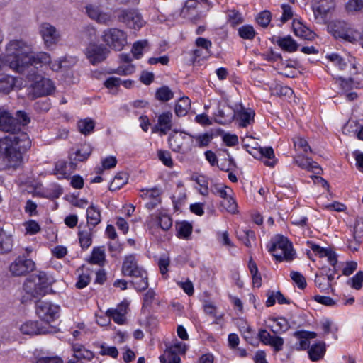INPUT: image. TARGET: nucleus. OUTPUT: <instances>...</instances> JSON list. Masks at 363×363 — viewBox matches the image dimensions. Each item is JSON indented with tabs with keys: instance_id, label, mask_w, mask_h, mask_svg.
Masks as SVG:
<instances>
[{
	"instance_id": "nucleus-30",
	"label": "nucleus",
	"mask_w": 363,
	"mask_h": 363,
	"mask_svg": "<svg viewBox=\"0 0 363 363\" xmlns=\"http://www.w3.org/2000/svg\"><path fill=\"white\" fill-rule=\"evenodd\" d=\"M93 230L91 227L86 226L84 228L79 227L78 238L80 246L83 249H88L92 244Z\"/></svg>"
},
{
	"instance_id": "nucleus-56",
	"label": "nucleus",
	"mask_w": 363,
	"mask_h": 363,
	"mask_svg": "<svg viewBox=\"0 0 363 363\" xmlns=\"http://www.w3.org/2000/svg\"><path fill=\"white\" fill-rule=\"evenodd\" d=\"M23 225L25 227L26 234L29 235H35L39 233L41 229L38 223L34 220H30L25 222Z\"/></svg>"
},
{
	"instance_id": "nucleus-60",
	"label": "nucleus",
	"mask_w": 363,
	"mask_h": 363,
	"mask_svg": "<svg viewBox=\"0 0 363 363\" xmlns=\"http://www.w3.org/2000/svg\"><path fill=\"white\" fill-rule=\"evenodd\" d=\"M135 70V68L133 65L127 64L119 66L117 69H114L113 72L120 75L127 76L134 73Z\"/></svg>"
},
{
	"instance_id": "nucleus-9",
	"label": "nucleus",
	"mask_w": 363,
	"mask_h": 363,
	"mask_svg": "<svg viewBox=\"0 0 363 363\" xmlns=\"http://www.w3.org/2000/svg\"><path fill=\"white\" fill-rule=\"evenodd\" d=\"M171 150L175 152L186 154L194 145L193 136L184 132L174 131L168 139Z\"/></svg>"
},
{
	"instance_id": "nucleus-25",
	"label": "nucleus",
	"mask_w": 363,
	"mask_h": 363,
	"mask_svg": "<svg viewBox=\"0 0 363 363\" xmlns=\"http://www.w3.org/2000/svg\"><path fill=\"white\" fill-rule=\"evenodd\" d=\"M128 305L121 303L115 309L107 310L106 314L109 318H112L115 323L122 325L125 321Z\"/></svg>"
},
{
	"instance_id": "nucleus-33",
	"label": "nucleus",
	"mask_w": 363,
	"mask_h": 363,
	"mask_svg": "<svg viewBox=\"0 0 363 363\" xmlns=\"http://www.w3.org/2000/svg\"><path fill=\"white\" fill-rule=\"evenodd\" d=\"M74 169L75 164L73 162L67 164L64 162H59L55 166V174L58 176V178H68Z\"/></svg>"
},
{
	"instance_id": "nucleus-46",
	"label": "nucleus",
	"mask_w": 363,
	"mask_h": 363,
	"mask_svg": "<svg viewBox=\"0 0 363 363\" xmlns=\"http://www.w3.org/2000/svg\"><path fill=\"white\" fill-rule=\"evenodd\" d=\"M342 89L343 91L345 93L352 90L354 88H358L359 83L354 82L352 78H349L348 79H343L340 77L336 79L335 82Z\"/></svg>"
},
{
	"instance_id": "nucleus-6",
	"label": "nucleus",
	"mask_w": 363,
	"mask_h": 363,
	"mask_svg": "<svg viewBox=\"0 0 363 363\" xmlns=\"http://www.w3.org/2000/svg\"><path fill=\"white\" fill-rule=\"evenodd\" d=\"M269 251L279 261H291L295 255L292 243L286 237L280 235H277L272 239Z\"/></svg>"
},
{
	"instance_id": "nucleus-34",
	"label": "nucleus",
	"mask_w": 363,
	"mask_h": 363,
	"mask_svg": "<svg viewBox=\"0 0 363 363\" xmlns=\"http://www.w3.org/2000/svg\"><path fill=\"white\" fill-rule=\"evenodd\" d=\"M13 236L0 229V253H6L10 252L13 247Z\"/></svg>"
},
{
	"instance_id": "nucleus-22",
	"label": "nucleus",
	"mask_w": 363,
	"mask_h": 363,
	"mask_svg": "<svg viewBox=\"0 0 363 363\" xmlns=\"http://www.w3.org/2000/svg\"><path fill=\"white\" fill-rule=\"evenodd\" d=\"M258 337L264 345L272 347L276 352L283 349L284 343V339L279 336L271 335L265 329L259 330Z\"/></svg>"
},
{
	"instance_id": "nucleus-52",
	"label": "nucleus",
	"mask_w": 363,
	"mask_h": 363,
	"mask_svg": "<svg viewBox=\"0 0 363 363\" xmlns=\"http://www.w3.org/2000/svg\"><path fill=\"white\" fill-rule=\"evenodd\" d=\"M239 35L243 39L252 40L255 36V30L252 26L244 25L238 29Z\"/></svg>"
},
{
	"instance_id": "nucleus-19",
	"label": "nucleus",
	"mask_w": 363,
	"mask_h": 363,
	"mask_svg": "<svg viewBox=\"0 0 363 363\" xmlns=\"http://www.w3.org/2000/svg\"><path fill=\"white\" fill-rule=\"evenodd\" d=\"M328 58L340 69L348 71L350 74H355L359 71L357 60L353 57L348 56L347 59H343L337 54H332Z\"/></svg>"
},
{
	"instance_id": "nucleus-39",
	"label": "nucleus",
	"mask_w": 363,
	"mask_h": 363,
	"mask_svg": "<svg viewBox=\"0 0 363 363\" xmlns=\"http://www.w3.org/2000/svg\"><path fill=\"white\" fill-rule=\"evenodd\" d=\"M105 249L104 247H94L92 250L90 263L98 265H103L105 262Z\"/></svg>"
},
{
	"instance_id": "nucleus-2",
	"label": "nucleus",
	"mask_w": 363,
	"mask_h": 363,
	"mask_svg": "<svg viewBox=\"0 0 363 363\" xmlns=\"http://www.w3.org/2000/svg\"><path fill=\"white\" fill-rule=\"evenodd\" d=\"M5 55L10 60V69L25 74L33 67L31 58L35 56L30 43L23 39H12L6 43Z\"/></svg>"
},
{
	"instance_id": "nucleus-47",
	"label": "nucleus",
	"mask_w": 363,
	"mask_h": 363,
	"mask_svg": "<svg viewBox=\"0 0 363 363\" xmlns=\"http://www.w3.org/2000/svg\"><path fill=\"white\" fill-rule=\"evenodd\" d=\"M79 132L84 135L89 134L94 128V122L90 118L81 120L77 124Z\"/></svg>"
},
{
	"instance_id": "nucleus-43",
	"label": "nucleus",
	"mask_w": 363,
	"mask_h": 363,
	"mask_svg": "<svg viewBox=\"0 0 363 363\" xmlns=\"http://www.w3.org/2000/svg\"><path fill=\"white\" fill-rule=\"evenodd\" d=\"M211 55V50H203L197 48L191 52V61L193 64L199 62L201 60H207Z\"/></svg>"
},
{
	"instance_id": "nucleus-37",
	"label": "nucleus",
	"mask_w": 363,
	"mask_h": 363,
	"mask_svg": "<svg viewBox=\"0 0 363 363\" xmlns=\"http://www.w3.org/2000/svg\"><path fill=\"white\" fill-rule=\"evenodd\" d=\"M133 277L131 281L135 289L138 291H143L148 287L147 274L145 271L143 273H140Z\"/></svg>"
},
{
	"instance_id": "nucleus-49",
	"label": "nucleus",
	"mask_w": 363,
	"mask_h": 363,
	"mask_svg": "<svg viewBox=\"0 0 363 363\" xmlns=\"http://www.w3.org/2000/svg\"><path fill=\"white\" fill-rule=\"evenodd\" d=\"M128 179V176L125 173L121 172L116 174L111 184L110 189L111 190L120 189L127 183Z\"/></svg>"
},
{
	"instance_id": "nucleus-16",
	"label": "nucleus",
	"mask_w": 363,
	"mask_h": 363,
	"mask_svg": "<svg viewBox=\"0 0 363 363\" xmlns=\"http://www.w3.org/2000/svg\"><path fill=\"white\" fill-rule=\"evenodd\" d=\"M333 0H313L312 9L314 18L318 23L325 21L327 14L334 9Z\"/></svg>"
},
{
	"instance_id": "nucleus-36",
	"label": "nucleus",
	"mask_w": 363,
	"mask_h": 363,
	"mask_svg": "<svg viewBox=\"0 0 363 363\" xmlns=\"http://www.w3.org/2000/svg\"><path fill=\"white\" fill-rule=\"evenodd\" d=\"M191 107V101L188 97L184 96L179 99L175 104L174 111L177 116H184Z\"/></svg>"
},
{
	"instance_id": "nucleus-28",
	"label": "nucleus",
	"mask_w": 363,
	"mask_h": 363,
	"mask_svg": "<svg viewBox=\"0 0 363 363\" xmlns=\"http://www.w3.org/2000/svg\"><path fill=\"white\" fill-rule=\"evenodd\" d=\"M172 113L170 111L163 112L158 116L157 129L163 134L171 130L172 127Z\"/></svg>"
},
{
	"instance_id": "nucleus-63",
	"label": "nucleus",
	"mask_w": 363,
	"mask_h": 363,
	"mask_svg": "<svg viewBox=\"0 0 363 363\" xmlns=\"http://www.w3.org/2000/svg\"><path fill=\"white\" fill-rule=\"evenodd\" d=\"M320 326L325 334H335L338 330L337 327L331 320L328 319L323 320Z\"/></svg>"
},
{
	"instance_id": "nucleus-32",
	"label": "nucleus",
	"mask_w": 363,
	"mask_h": 363,
	"mask_svg": "<svg viewBox=\"0 0 363 363\" xmlns=\"http://www.w3.org/2000/svg\"><path fill=\"white\" fill-rule=\"evenodd\" d=\"M16 84V78L7 74H0V93L9 94Z\"/></svg>"
},
{
	"instance_id": "nucleus-20",
	"label": "nucleus",
	"mask_w": 363,
	"mask_h": 363,
	"mask_svg": "<svg viewBox=\"0 0 363 363\" xmlns=\"http://www.w3.org/2000/svg\"><path fill=\"white\" fill-rule=\"evenodd\" d=\"M119 20L128 28L139 30L145 25V21L140 13L136 11H122Z\"/></svg>"
},
{
	"instance_id": "nucleus-42",
	"label": "nucleus",
	"mask_w": 363,
	"mask_h": 363,
	"mask_svg": "<svg viewBox=\"0 0 363 363\" xmlns=\"http://www.w3.org/2000/svg\"><path fill=\"white\" fill-rule=\"evenodd\" d=\"M345 10L353 15L363 13V0H348L345 4Z\"/></svg>"
},
{
	"instance_id": "nucleus-14",
	"label": "nucleus",
	"mask_w": 363,
	"mask_h": 363,
	"mask_svg": "<svg viewBox=\"0 0 363 363\" xmlns=\"http://www.w3.org/2000/svg\"><path fill=\"white\" fill-rule=\"evenodd\" d=\"M187 350V345L182 342L176 341L169 346L163 355L160 357L161 363H180L181 359L179 354H184Z\"/></svg>"
},
{
	"instance_id": "nucleus-40",
	"label": "nucleus",
	"mask_w": 363,
	"mask_h": 363,
	"mask_svg": "<svg viewBox=\"0 0 363 363\" xmlns=\"http://www.w3.org/2000/svg\"><path fill=\"white\" fill-rule=\"evenodd\" d=\"M248 268L252 275V284L255 287L259 288L262 285V277L259 273L257 264L250 259L248 264Z\"/></svg>"
},
{
	"instance_id": "nucleus-4",
	"label": "nucleus",
	"mask_w": 363,
	"mask_h": 363,
	"mask_svg": "<svg viewBox=\"0 0 363 363\" xmlns=\"http://www.w3.org/2000/svg\"><path fill=\"white\" fill-rule=\"evenodd\" d=\"M328 28L335 38H341L350 43H355L362 37L357 29L345 21H333L328 24Z\"/></svg>"
},
{
	"instance_id": "nucleus-50",
	"label": "nucleus",
	"mask_w": 363,
	"mask_h": 363,
	"mask_svg": "<svg viewBox=\"0 0 363 363\" xmlns=\"http://www.w3.org/2000/svg\"><path fill=\"white\" fill-rule=\"evenodd\" d=\"M233 194H229L225 198L223 199L221 206L228 212L235 213L237 211V203L232 196Z\"/></svg>"
},
{
	"instance_id": "nucleus-29",
	"label": "nucleus",
	"mask_w": 363,
	"mask_h": 363,
	"mask_svg": "<svg viewBox=\"0 0 363 363\" xmlns=\"http://www.w3.org/2000/svg\"><path fill=\"white\" fill-rule=\"evenodd\" d=\"M292 28L294 34L297 37L309 40H313L314 38V33H313L309 28L305 26L299 21L294 20L292 23Z\"/></svg>"
},
{
	"instance_id": "nucleus-61",
	"label": "nucleus",
	"mask_w": 363,
	"mask_h": 363,
	"mask_svg": "<svg viewBox=\"0 0 363 363\" xmlns=\"http://www.w3.org/2000/svg\"><path fill=\"white\" fill-rule=\"evenodd\" d=\"M212 191L213 194L222 199L225 198L229 194H233V190L230 188L221 184L215 185Z\"/></svg>"
},
{
	"instance_id": "nucleus-17",
	"label": "nucleus",
	"mask_w": 363,
	"mask_h": 363,
	"mask_svg": "<svg viewBox=\"0 0 363 363\" xmlns=\"http://www.w3.org/2000/svg\"><path fill=\"white\" fill-rule=\"evenodd\" d=\"M146 225L152 233H154V230L157 227L167 231L172 226V220L167 214L159 213L151 215L147 218Z\"/></svg>"
},
{
	"instance_id": "nucleus-38",
	"label": "nucleus",
	"mask_w": 363,
	"mask_h": 363,
	"mask_svg": "<svg viewBox=\"0 0 363 363\" xmlns=\"http://www.w3.org/2000/svg\"><path fill=\"white\" fill-rule=\"evenodd\" d=\"M277 44L282 50L289 52H294L298 48L297 43L291 36L279 38Z\"/></svg>"
},
{
	"instance_id": "nucleus-44",
	"label": "nucleus",
	"mask_w": 363,
	"mask_h": 363,
	"mask_svg": "<svg viewBox=\"0 0 363 363\" xmlns=\"http://www.w3.org/2000/svg\"><path fill=\"white\" fill-rule=\"evenodd\" d=\"M155 97L157 100L165 102L174 97V93L168 86H163L157 90Z\"/></svg>"
},
{
	"instance_id": "nucleus-41",
	"label": "nucleus",
	"mask_w": 363,
	"mask_h": 363,
	"mask_svg": "<svg viewBox=\"0 0 363 363\" xmlns=\"http://www.w3.org/2000/svg\"><path fill=\"white\" fill-rule=\"evenodd\" d=\"M325 352L324 343L313 345L308 350L309 357L312 361H318L323 357Z\"/></svg>"
},
{
	"instance_id": "nucleus-58",
	"label": "nucleus",
	"mask_w": 363,
	"mask_h": 363,
	"mask_svg": "<svg viewBox=\"0 0 363 363\" xmlns=\"http://www.w3.org/2000/svg\"><path fill=\"white\" fill-rule=\"evenodd\" d=\"M315 283L321 291H326L331 289V286L329 285V281L324 274L316 275Z\"/></svg>"
},
{
	"instance_id": "nucleus-15",
	"label": "nucleus",
	"mask_w": 363,
	"mask_h": 363,
	"mask_svg": "<svg viewBox=\"0 0 363 363\" xmlns=\"http://www.w3.org/2000/svg\"><path fill=\"white\" fill-rule=\"evenodd\" d=\"M23 335L30 336L43 335L54 331V328L50 325H43L42 322L29 320L23 323L19 328Z\"/></svg>"
},
{
	"instance_id": "nucleus-8",
	"label": "nucleus",
	"mask_w": 363,
	"mask_h": 363,
	"mask_svg": "<svg viewBox=\"0 0 363 363\" xmlns=\"http://www.w3.org/2000/svg\"><path fill=\"white\" fill-rule=\"evenodd\" d=\"M101 40L110 49L116 51L122 50L128 44L127 33L118 28H108L103 30Z\"/></svg>"
},
{
	"instance_id": "nucleus-7",
	"label": "nucleus",
	"mask_w": 363,
	"mask_h": 363,
	"mask_svg": "<svg viewBox=\"0 0 363 363\" xmlns=\"http://www.w3.org/2000/svg\"><path fill=\"white\" fill-rule=\"evenodd\" d=\"M51 284L52 279L45 272H40L38 274L29 277L24 283L23 289L27 294L37 297L44 295Z\"/></svg>"
},
{
	"instance_id": "nucleus-59",
	"label": "nucleus",
	"mask_w": 363,
	"mask_h": 363,
	"mask_svg": "<svg viewBox=\"0 0 363 363\" xmlns=\"http://www.w3.org/2000/svg\"><path fill=\"white\" fill-rule=\"evenodd\" d=\"M141 197L143 199H159L160 198V194L161 191L157 188H153V189H143L142 191Z\"/></svg>"
},
{
	"instance_id": "nucleus-18",
	"label": "nucleus",
	"mask_w": 363,
	"mask_h": 363,
	"mask_svg": "<svg viewBox=\"0 0 363 363\" xmlns=\"http://www.w3.org/2000/svg\"><path fill=\"white\" fill-rule=\"evenodd\" d=\"M109 51L103 45L90 43L86 50V56L92 65L104 61L108 56Z\"/></svg>"
},
{
	"instance_id": "nucleus-54",
	"label": "nucleus",
	"mask_w": 363,
	"mask_h": 363,
	"mask_svg": "<svg viewBox=\"0 0 363 363\" xmlns=\"http://www.w3.org/2000/svg\"><path fill=\"white\" fill-rule=\"evenodd\" d=\"M218 112V116L222 118L220 120V123H222L230 122L235 117V113H233L230 108L228 106H224L223 108H219Z\"/></svg>"
},
{
	"instance_id": "nucleus-3",
	"label": "nucleus",
	"mask_w": 363,
	"mask_h": 363,
	"mask_svg": "<svg viewBox=\"0 0 363 363\" xmlns=\"http://www.w3.org/2000/svg\"><path fill=\"white\" fill-rule=\"evenodd\" d=\"M33 67L29 69L24 74L27 75L32 84L28 87V96L32 99L51 94L55 90L53 82L48 78L36 74Z\"/></svg>"
},
{
	"instance_id": "nucleus-1",
	"label": "nucleus",
	"mask_w": 363,
	"mask_h": 363,
	"mask_svg": "<svg viewBox=\"0 0 363 363\" xmlns=\"http://www.w3.org/2000/svg\"><path fill=\"white\" fill-rule=\"evenodd\" d=\"M26 133L10 135L0 139V170L16 169L23 162V152L30 147Z\"/></svg>"
},
{
	"instance_id": "nucleus-23",
	"label": "nucleus",
	"mask_w": 363,
	"mask_h": 363,
	"mask_svg": "<svg viewBox=\"0 0 363 363\" xmlns=\"http://www.w3.org/2000/svg\"><path fill=\"white\" fill-rule=\"evenodd\" d=\"M145 271L139 267L135 257L133 255H128L125 257L122 266V272L125 276L134 277Z\"/></svg>"
},
{
	"instance_id": "nucleus-53",
	"label": "nucleus",
	"mask_w": 363,
	"mask_h": 363,
	"mask_svg": "<svg viewBox=\"0 0 363 363\" xmlns=\"http://www.w3.org/2000/svg\"><path fill=\"white\" fill-rule=\"evenodd\" d=\"M148 42L146 40H139L133 43L131 52L136 59H140L143 55L144 48L147 46Z\"/></svg>"
},
{
	"instance_id": "nucleus-24",
	"label": "nucleus",
	"mask_w": 363,
	"mask_h": 363,
	"mask_svg": "<svg viewBox=\"0 0 363 363\" xmlns=\"http://www.w3.org/2000/svg\"><path fill=\"white\" fill-rule=\"evenodd\" d=\"M0 130L13 133L18 131L15 118L4 110H0Z\"/></svg>"
},
{
	"instance_id": "nucleus-64",
	"label": "nucleus",
	"mask_w": 363,
	"mask_h": 363,
	"mask_svg": "<svg viewBox=\"0 0 363 363\" xmlns=\"http://www.w3.org/2000/svg\"><path fill=\"white\" fill-rule=\"evenodd\" d=\"M353 235L354 238L363 239V218L356 219L353 226Z\"/></svg>"
},
{
	"instance_id": "nucleus-31",
	"label": "nucleus",
	"mask_w": 363,
	"mask_h": 363,
	"mask_svg": "<svg viewBox=\"0 0 363 363\" xmlns=\"http://www.w3.org/2000/svg\"><path fill=\"white\" fill-rule=\"evenodd\" d=\"M86 220L88 227L93 228L99 224L101 221L100 209L95 205L91 204L86 209Z\"/></svg>"
},
{
	"instance_id": "nucleus-48",
	"label": "nucleus",
	"mask_w": 363,
	"mask_h": 363,
	"mask_svg": "<svg viewBox=\"0 0 363 363\" xmlns=\"http://www.w3.org/2000/svg\"><path fill=\"white\" fill-rule=\"evenodd\" d=\"M294 146L296 151L303 152L307 153L308 151L311 152V149L308 142L300 136H296L294 140Z\"/></svg>"
},
{
	"instance_id": "nucleus-11",
	"label": "nucleus",
	"mask_w": 363,
	"mask_h": 363,
	"mask_svg": "<svg viewBox=\"0 0 363 363\" xmlns=\"http://www.w3.org/2000/svg\"><path fill=\"white\" fill-rule=\"evenodd\" d=\"M33 67L35 69H45L49 67L51 70L57 72L62 67V60L60 59H51L49 53L45 52H38L35 56L31 58Z\"/></svg>"
},
{
	"instance_id": "nucleus-21",
	"label": "nucleus",
	"mask_w": 363,
	"mask_h": 363,
	"mask_svg": "<svg viewBox=\"0 0 363 363\" xmlns=\"http://www.w3.org/2000/svg\"><path fill=\"white\" fill-rule=\"evenodd\" d=\"M35 268V263L30 259L18 257L10 265L11 273L14 276H23L33 271Z\"/></svg>"
},
{
	"instance_id": "nucleus-55",
	"label": "nucleus",
	"mask_w": 363,
	"mask_h": 363,
	"mask_svg": "<svg viewBox=\"0 0 363 363\" xmlns=\"http://www.w3.org/2000/svg\"><path fill=\"white\" fill-rule=\"evenodd\" d=\"M177 235L180 238H186L192 233V226L188 223H182L177 227Z\"/></svg>"
},
{
	"instance_id": "nucleus-45",
	"label": "nucleus",
	"mask_w": 363,
	"mask_h": 363,
	"mask_svg": "<svg viewBox=\"0 0 363 363\" xmlns=\"http://www.w3.org/2000/svg\"><path fill=\"white\" fill-rule=\"evenodd\" d=\"M91 151L92 149L89 145L84 144L81 145V147L75 152L74 160L79 162L86 160L91 155Z\"/></svg>"
},
{
	"instance_id": "nucleus-62",
	"label": "nucleus",
	"mask_w": 363,
	"mask_h": 363,
	"mask_svg": "<svg viewBox=\"0 0 363 363\" xmlns=\"http://www.w3.org/2000/svg\"><path fill=\"white\" fill-rule=\"evenodd\" d=\"M16 123L18 125V131L20 130L21 126L26 125L30 123V118L26 113L22 111L16 112Z\"/></svg>"
},
{
	"instance_id": "nucleus-35",
	"label": "nucleus",
	"mask_w": 363,
	"mask_h": 363,
	"mask_svg": "<svg viewBox=\"0 0 363 363\" xmlns=\"http://www.w3.org/2000/svg\"><path fill=\"white\" fill-rule=\"evenodd\" d=\"M254 112L251 111H247L242 110L235 113L238 126L241 128H245L250 125L254 121Z\"/></svg>"
},
{
	"instance_id": "nucleus-27",
	"label": "nucleus",
	"mask_w": 363,
	"mask_h": 363,
	"mask_svg": "<svg viewBox=\"0 0 363 363\" xmlns=\"http://www.w3.org/2000/svg\"><path fill=\"white\" fill-rule=\"evenodd\" d=\"M267 327L274 334L285 332L289 328L288 321L284 318H269Z\"/></svg>"
},
{
	"instance_id": "nucleus-12",
	"label": "nucleus",
	"mask_w": 363,
	"mask_h": 363,
	"mask_svg": "<svg viewBox=\"0 0 363 363\" xmlns=\"http://www.w3.org/2000/svg\"><path fill=\"white\" fill-rule=\"evenodd\" d=\"M86 13L93 21L102 25H108L113 21L110 11H106L97 3H90L85 6Z\"/></svg>"
},
{
	"instance_id": "nucleus-10",
	"label": "nucleus",
	"mask_w": 363,
	"mask_h": 363,
	"mask_svg": "<svg viewBox=\"0 0 363 363\" xmlns=\"http://www.w3.org/2000/svg\"><path fill=\"white\" fill-rule=\"evenodd\" d=\"M36 314L43 322V325H50L59 316L60 307L50 301H38L36 303Z\"/></svg>"
},
{
	"instance_id": "nucleus-26",
	"label": "nucleus",
	"mask_w": 363,
	"mask_h": 363,
	"mask_svg": "<svg viewBox=\"0 0 363 363\" xmlns=\"http://www.w3.org/2000/svg\"><path fill=\"white\" fill-rule=\"evenodd\" d=\"M294 162L302 169L311 171L315 174H320L321 169L317 162L312 161L308 157L296 155L294 157Z\"/></svg>"
},
{
	"instance_id": "nucleus-51",
	"label": "nucleus",
	"mask_w": 363,
	"mask_h": 363,
	"mask_svg": "<svg viewBox=\"0 0 363 363\" xmlns=\"http://www.w3.org/2000/svg\"><path fill=\"white\" fill-rule=\"evenodd\" d=\"M347 284L356 290H359L363 285V272L359 271L347 281Z\"/></svg>"
},
{
	"instance_id": "nucleus-13",
	"label": "nucleus",
	"mask_w": 363,
	"mask_h": 363,
	"mask_svg": "<svg viewBox=\"0 0 363 363\" xmlns=\"http://www.w3.org/2000/svg\"><path fill=\"white\" fill-rule=\"evenodd\" d=\"M39 34L46 48L57 45L61 40L60 32L49 23H42L40 25Z\"/></svg>"
},
{
	"instance_id": "nucleus-57",
	"label": "nucleus",
	"mask_w": 363,
	"mask_h": 363,
	"mask_svg": "<svg viewBox=\"0 0 363 363\" xmlns=\"http://www.w3.org/2000/svg\"><path fill=\"white\" fill-rule=\"evenodd\" d=\"M157 156L164 165L168 167L173 166V160L169 151L160 150L157 151Z\"/></svg>"
},
{
	"instance_id": "nucleus-5",
	"label": "nucleus",
	"mask_w": 363,
	"mask_h": 363,
	"mask_svg": "<svg viewBox=\"0 0 363 363\" xmlns=\"http://www.w3.org/2000/svg\"><path fill=\"white\" fill-rule=\"evenodd\" d=\"M242 143L247 152L254 157L264 159V163L268 167H274L277 163L274 150L271 147H262L257 141L251 136L246 135L242 138Z\"/></svg>"
}]
</instances>
